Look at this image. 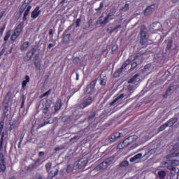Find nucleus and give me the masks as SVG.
<instances>
[{"label": "nucleus", "mask_w": 179, "mask_h": 179, "mask_svg": "<svg viewBox=\"0 0 179 179\" xmlns=\"http://www.w3.org/2000/svg\"><path fill=\"white\" fill-rule=\"evenodd\" d=\"M131 62V60L129 59H127L126 60L123 64L122 65V67H120L119 69H118V72L121 73L122 72V71H124V69H125V67L126 66H128V65H129V63Z\"/></svg>", "instance_id": "obj_20"}, {"label": "nucleus", "mask_w": 179, "mask_h": 179, "mask_svg": "<svg viewBox=\"0 0 179 179\" xmlns=\"http://www.w3.org/2000/svg\"><path fill=\"white\" fill-rule=\"evenodd\" d=\"M172 90H173V86H170L169 88L166 90L165 94L164 95V97H167V96H171Z\"/></svg>", "instance_id": "obj_27"}, {"label": "nucleus", "mask_w": 179, "mask_h": 179, "mask_svg": "<svg viewBox=\"0 0 179 179\" xmlns=\"http://www.w3.org/2000/svg\"><path fill=\"white\" fill-rule=\"evenodd\" d=\"M50 108H51V101L46 100L45 106L43 109V114H48V112L50 111Z\"/></svg>", "instance_id": "obj_12"}, {"label": "nucleus", "mask_w": 179, "mask_h": 179, "mask_svg": "<svg viewBox=\"0 0 179 179\" xmlns=\"http://www.w3.org/2000/svg\"><path fill=\"white\" fill-rule=\"evenodd\" d=\"M166 128H167V124H166V123H164V124L161 125L158 128V131H159V132H162V131H164V129H166Z\"/></svg>", "instance_id": "obj_33"}, {"label": "nucleus", "mask_w": 179, "mask_h": 179, "mask_svg": "<svg viewBox=\"0 0 179 179\" xmlns=\"http://www.w3.org/2000/svg\"><path fill=\"white\" fill-rule=\"evenodd\" d=\"M138 66V63H136V62H133L132 64H131V68H136V66Z\"/></svg>", "instance_id": "obj_51"}, {"label": "nucleus", "mask_w": 179, "mask_h": 179, "mask_svg": "<svg viewBox=\"0 0 179 179\" xmlns=\"http://www.w3.org/2000/svg\"><path fill=\"white\" fill-rule=\"evenodd\" d=\"M65 37L67 38V40H69V38H71V34H66Z\"/></svg>", "instance_id": "obj_57"}, {"label": "nucleus", "mask_w": 179, "mask_h": 179, "mask_svg": "<svg viewBox=\"0 0 179 179\" xmlns=\"http://www.w3.org/2000/svg\"><path fill=\"white\" fill-rule=\"evenodd\" d=\"M99 85L101 86H106V85H107V77H103V78H101V82Z\"/></svg>", "instance_id": "obj_29"}, {"label": "nucleus", "mask_w": 179, "mask_h": 179, "mask_svg": "<svg viewBox=\"0 0 179 179\" xmlns=\"http://www.w3.org/2000/svg\"><path fill=\"white\" fill-rule=\"evenodd\" d=\"M61 107H62V101L61 99H59L56 101V103L55 105V111H58L61 109Z\"/></svg>", "instance_id": "obj_19"}, {"label": "nucleus", "mask_w": 179, "mask_h": 179, "mask_svg": "<svg viewBox=\"0 0 179 179\" xmlns=\"http://www.w3.org/2000/svg\"><path fill=\"white\" fill-rule=\"evenodd\" d=\"M128 90H129L128 94H121L117 98H115L112 102L110 103V106H114V104H115V103H117L118 100L121 99H124V97H126V98L131 97L132 94V92H131V91L132 90V87H128Z\"/></svg>", "instance_id": "obj_6"}, {"label": "nucleus", "mask_w": 179, "mask_h": 179, "mask_svg": "<svg viewBox=\"0 0 179 179\" xmlns=\"http://www.w3.org/2000/svg\"><path fill=\"white\" fill-rule=\"evenodd\" d=\"M108 19H110L108 17H106L105 18H104V20H103V21H101V22H100V24H101V25H106V24H107V23H108Z\"/></svg>", "instance_id": "obj_39"}, {"label": "nucleus", "mask_w": 179, "mask_h": 179, "mask_svg": "<svg viewBox=\"0 0 179 179\" xmlns=\"http://www.w3.org/2000/svg\"><path fill=\"white\" fill-rule=\"evenodd\" d=\"M8 179H15V177H13V178H10Z\"/></svg>", "instance_id": "obj_64"}, {"label": "nucleus", "mask_w": 179, "mask_h": 179, "mask_svg": "<svg viewBox=\"0 0 179 179\" xmlns=\"http://www.w3.org/2000/svg\"><path fill=\"white\" fill-rule=\"evenodd\" d=\"M50 93H51V90H49L46 92L43 93L41 95V99H43V97H46V96H50Z\"/></svg>", "instance_id": "obj_41"}, {"label": "nucleus", "mask_w": 179, "mask_h": 179, "mask_svg": "<svg viewBox=\"0 0 179 179\" xmlns=\"http://www.w3.org/2000/svg\"><path fill=\"white\" fill-rule=\"evenodd\" d=\"M127 146H128V144L125 145V141H123L117 145V148L121 150L127 148Z\"/></svg>", "instance_id": "obj_28"}, {"label": "nucleus", "mask_w": 179, "mask_h": 179, "mask_svg": "<svg viewBox=\"0 0 179 179\" xmlns=\"http://www.w3.org/2000/svg\"><path fill=\"white\" fill-rule=\"evenodd\" d=\"M140 36V43L141 45H145V44L148 43V40H149V36H148V28H146V26L142 25L141 27Z\"/></svg>", "instance_id": "obj_4"}, {"label": "nucleus", "mask_w": 179, "mask_h": 179, "mask_svg": "<svg viewBox=\"0 0 179 179\" xmlns=\"http://www.w3.org/2000/svg\"><path fill=\"white\" fill-rule=\"evenodd\" d=\"M36 51H37V49L33 48L27 53V56L28 57L29 59H31V58H33V56L34 54H36Z\"/></svg>", "instance_id": "obj_18"}, {"label": "nucleus", "mask_w": 179, "mask_h": 179, "mask_svg": "<svg viewBox=\"0 0 179 179\" xmlns=\"http://www.w3.org/2000/svg\"><path fill=\"white\" fill-rule=\"evenodd\" d=\"M115 14V12L110 10V13L106 16L110 18L112 16H114Z\"/></svg>", "instance_id": "obj_46"}, {"label": "nucleus", "mask_w": 179, "mask_h": 179, "mask_svg": "<svg viewBox=\"0 0 179 179\" xmlns=\"http://www.w3.org/2000/svg\"><path fill=\"white\" fill-rule=\"evenodd\" d=\"M88 26L90 27H92L93 26V20L90 19L89 21H88Z\"/></svg>", "instance_id": "obj_50"}, {"label": "nucleus", "mask_w": 179, "mask_h": 179, "mask_svg": "<svg viewBox=\"0 0 179 179\" xmlns=\"http://www.w3.org/2000/svg\"><path fill=\"white\" fill-rule=\"evenodd\" d=\"M50 174V177H55V176H57L58 174V169H55V171H52Z\"/></svg>", "instance_id": "obj_37"}, {"label": "nucleus", "mask_w": 179, "mask_h": 179, "mask_svg": "<svg viewBox=\"0 0 179 179\" xmlns=\"http://www.w3.org/2000/svg\"><path fill=\"white\" fill-rule=\"evenodd\" d=\"M24 135H25L24 133H22L20 134V141H19L18 145H17L18 149H20L22 148V143L23 142V139H24Z\"/></svg>", "instance_id": "obj_22"}, {"label": "nucleus", "mask_w": 179, "mask_h": 179, "mask_svg": "<svg viewBox=\"0 0 179 179\" xmlns=\"http://www.w3.org/2000/svg\"><path fill=\"white\" fill-rule=\"evenodd\" d=\"M173 48V40H169L166 45V50H171Z\"/></svg>", "instance_id": "obj_31"}, {"label": "nucleus", "mask_w": 179, "mask_h": 179, "mask_svg": "<svg viewBox=\"0 0 179 179\" xmlns=\"http://www.w3.org/2000/svg\"><path fill=\"white\" fill-rule=\"evenodd\" d=\"M26 6H24V5H22L19 9V13L20 15H22L23 12H24V10H26Z\"/></svg>", "instance_id": "obj_36"}, {"label": "nucleus", "mask_w": 179, "mask_h": 179, "mask_svg": "<svg viewBox=\"0 0 179 179\" xmlns=\"http://www.w3.org/2000/svg\"><path fill=\"white\" fill-rule=\"evenodd\" d=\"M63 3H65V0H62L60 1V4L62 5Z\"/></svg>", "instance_id": "obj_60"}, {"label": "nucleus", "mask_w": 179, "mask_h": 179, "mask_svg": "<svg viewBox=\"0 0 179 179\" xmlns=\"http://www.w3.org/2000/svg\"><path fill=\"white\" fill-rule=\"evenodd\" d=\"M129 165V162L127 160L123 161L122 163H120V167H127V166Z\"/></svg>", "instance_id": "obj_35"}, {"label": "nucleus", "mask_w": 179, "mask_h": 179, "mask_svg": "<svg viewBox=\"0 0 179 179\" xmlns=\"http://www.w3.org/2000/svg\"><path fill=\"white\" fill-rule=\"evenodd\" d=\"M99 78H96L91 81L89 85H87L86 88L84 89V94L88 96H92L96 92V85H97V80Z\"/></svg>", "instance_id": "obj_2"}, {"label": "nucleus", "mask_w": 179, "mask_h": 179, "mask_svg": "<svg viewBox=\"0 0 179 179\" xmlns=\"http://www.w3.org/2000/svg\"><path fill=\"white\" fill-rule=\"evenodd\" d=\"M178 121V118L177 117H172L169 119L165 124L166 127H173L176 122Z\"/></svg>", "instance_id": "obj_16"}, {"label": "nucleus", "mask_w": 179, "mask_h": 179, "mask_svg": "<svg viewBox=\"0 0 179 179\" xmlns=\"http://www.w3.org/2000/svg\"><path fill=\"white\" fill-rule=\"evenodd\" d=\"M24 79L22 83V90H26V87L27 84L30 82V76H25Z\"/></svg>", "instance_id": "obj_17"}, {"label": "nucleus", "mask_w": 179, "mask_h": 179, "mask_svg": "<svg viewBox=\"0 0 179 179\" xmlns=\"http://www.w3.org/2000/svg\"><path fill=\"white\" fill-rule=\"evenodd\" d=\"M52 34H54V31H52V29H50L49 30V36H52Z\"/></svg>", "instance_id": "obj_58"}, {"label": "nucleus", "mask_w": 179, "mask_h": 179, "mask_svg": "<svg viewBox=\"0 0 179 179\" xmlns=\"http://www.w3.org/2000/svg\"><path fill=\"white\" fill-rule=\"evenodd\" d=\"M76 80H79V73H76Z\"/></svg>", "instance_id": "obj_59"}, {"label": "nucleus", "mask_w": 179, "mask_h": 179, "mask_svg": "<svg viewBox=\"0 0 179 179\" xmlns=\"http://www.w3.org/2000/svg\"><path fill=\"white\" fill-rule=\"evenodd\" d=\"M33 179H43V176L41 173H36L33 176Z\"/></svg>", "instance_id": "obj_38"}, {"label": "nucleus", "mask_w": 179, "mask_h": 179, "mask_svg": "<svg viewBox=\"0 0 179 179\" xmlns=\"http://www.w3.org/2000/svg\"><path fill=\"white\" fill-rule=\"evenodd\" d=\"M3 115H6L9 111V105H3Z\"/></svg>", "instance_id": "obj_26"}, {"label": "nucleus", "mask_w": 179, "mask_h": 179, "mask_svg": "<svg viewBox=\"0 0 179 179\" xmlns=\"http://www.w3.org/2000/svg\"><path fill=\"white\" fill-rule=\"evenodd\" d=\"M121 136H122V134L117 131L114 134H112L110 136V137L109 138V141H110V142H115V141H117V139H118V138H121Z\"/></svg>", "instance_id": "obj_13"}, {"label": "nucleus", "mask_w": 179, "mask_h": 179, "mask_svg": "<svg viewBox=\"0 0 179 179\" xmlns=\"http://www.w3.org/2000/svg\"><path fill=\"white\" fill-rule=\"evenodd\" d=\"M177 179H179V173H178Z\"/></svg>", "instance_id": "obj_63"}, {"label": "nucleus", "mask_w": 179, "mask_h": 179, "mask_svg": "<svg viewBox=\"0 0 179 179\" xmlns=\"http://www.w3.org/2000/svg\"><path fill=\"white\" fill-rule=\"evenodd\" d=\"M6 171V161L5 160V156L1 152L0 153V172L5 173Z\"/></svg>", "instance_id": "obj_8"}, {"label": "nucleus", "mask_w": 179, "mask_h": 179, "mask_svg": "<svg viewBox=\"0 0 179 179\" xmlns=\"http://www.w3.org/2000/svg\"><path fill=\"white\" fill-rule=\"evenodd\" d=\"M52 47H54V44L52 43H50L48 45V48L49 50H51V48H52Z\"/></svg>", "instance_id": "obj_55"}, {"label": "nucleus", "mask_w": 179, "mask_h": 179, "mask_svg": "<svg viewBox=\"0 0 179 179\" xmlns=\"http://www.w3.org/2000/svg\"><path fill=\"white\" fill-rule=\"evenodd\" d=\"M3 15H5V10H3L0 13V20L3 17Z\"/></svg>", "instance_id": "obj_52"}, {"label": "nucleus", "mask_w": 179, "mask_h": 179, "mask_svg": "<svg viewBox=\"0 0 179 179\" xmlns=\"http://www.w3.org/2000/svg\"><path fill=\"white\" fill-rule=\"evenodd\" d=\"M103 8H104V3L101 2V3H100V5H99V7L98 8H96L95 10H96V12H100V10H101V9H103Z\"/></svg>", "instance_id": "obj_42"}, {"label": "nucleus", "mask_w": 179, "mask_h": 179, "mask_svg": "<svg viewBox=\"0 0 179 179\" xmlns=\"http://www.w3.org/2000/svg\"><path fill=\"white\" fill-rule=\"evenodd\" d=\"M169 157H179V145H174L173 149L171 150V155H167V159Z\"/></svg>", "instance_id": "obj_9"}, {"label": "nucleus", "mask_w": 179, "mask_h": 179, "mask_svg": "<svg viewBox=\"0 0 179 179\" xmlns=\"http://www.w3.org/2000/svg\"><path fill=\"white\" fill-rule=\"evenodd\" d=\"M81 22H82V19L80 18L77 19L76 22V27H79V26H80Z\"/></svg>", "instance_id": "obj_43"}, {"label": "nucleus", "mask_w": 179, "mask_h": 179, "mask_svg": "<svg viewBox=\"0 0 179 179\" xmlns=\"http://www.w3.org/2000/svg\"><path fill=\"white\" fill-rule=\"evenodd\" d=\"M46 170L48 173H50V171L51 170V167H52V163L48 162L45 164Z\"/></svg>", "instance_id": "obj_34"}, {"label": "nucleus", "mask_w": 179, "mask_h": 179, "mask_svg": "<svg viewBox=\"0 0 179 179\" xmlns=\"http://www.w3.org/2000/svg\"><path fill=\"white\" fill-rule=\"evenodd\" d=\"M66 170V173H69V171H71V165H67Z\"/></svg>", "instance_id": "obj_54"}, {"label": "nucleus", "mask_w": 179, "mask_h": 179, "mask_svg": "<svg viewBox=\"0 0 179 179\" xmlns=\"http://www.w3.org/2000/svg\"><path fill=\"white\" fill-rule=\"evenodd\" d=\"M24 101H25V99L24 98L22 99V101L21 108H23V107H24Z\"/></svg>", "instance_id": "obj_53"}, {"label": "nucleus", "mask_w": 179, "mask_h": 179, "mask_svg": "<svg viewBox=\"0 0 179 179\" xmlns=\"http://www.w3.org/2000/svg\"><path fill=\"white\" fill-rule=\"evenodd\" d=\"M158 176L159 179H165L166 176H167V173H166L165 171H158Z\"/></svg>", "instance_id": "obj_23"}, {"label": "nucleus", "mask_w": 179, "mask_h": 179, "mask_svg": "<svg viewBox=\"0 0 179 179\" xmlns=\"http://www.w3.org/2000/svg\"><path fill=\"white\" fill-rule=\"evenodd\" d=\"M179 0H172L173 3H176V2H178Z\"/></svg>", "instance_id": "obj_61"}, {"label": "nucleus", "mask_w": 179, "mask_h": 179, "mask_svg": "<svg viewBox=\"0 0 179 179\" xmlns=\"http://www.w3.org/2000/svg\"><path fill=\"white\" fill-rule=\"evenodd\" d=\"M165 166L168 169V170H170L171 174L172 176H175L177 171V169L176 168V166H179V160H169L167 162L165 163Z\"/></svg>", "instance_id": "obj_3"}, {"label": "nucleus", "mask_w": 179, "mask_h": 179, "mask_svg": "<svg viewBox=\"0 0 179 179\" xmlns=\"http://www.w3.org/2000/svg\"><path fill=\"white\" fill-rule=\"evenodd\" d=\"M85 166H87V159H81L78 162V164H77L78 169H84Z\"/></svg>", "instance_id": "obj_14"}, {"label": "nucleus", "mask_w": 179, "mask_h": 179, "mask_svg": "<svg viewBox=\"0 0 179 179\" xmlns=\"http://www.w3.org/2000/svg\"><path fill=\"white\" fill-rule=\"evenodd\" d=\"M12 96V92H10V91H9L3 101V105H7L9 106V102L10 101V96Z\"/></svg>", "instance_id": "obj_15"}, {"label": "nucleus", "mask_w": 179, "mask_h": 179, "mask_svg": "<svg viewBox=\"0 0 179 179\" xmlns=\"http://www.w3.org/2000/svg\"><path fill=\"white\" fill-rule=\"evenodd\" d=\"M141 157H142V154L138 153L130 158L129 162H131V163H134V162H136V160H138V159H141Z\"/></svg>", "instance_id": "obj_21"}, {"label": "nucleus", "mask_w": 179, "mask_h": 179, "mask_svg": "<svg viewBox=\"0 0 179 179\" xmlns=\"http://www.w3.org/2000/svg\"><path fill=\"white\" fill-rule=\"evenodd\" d=\"M27 48H29V42L27 41L24 42L23 44L21 45V50L22 51L27 50Z\"/></svg>", "instance_id": "obj_30"}, {"label": "nucleus", "mask_w": 179, "mask_h": 179, "mask_svg": "<svg viewBox=\"0 0 179 179\" xmlns=\"http://www.w3.org/2000/svg\"><path fill=\"white\" fill-rule=\"evenodd\" d=\"M40 15H41V10H40V6H37L31 13V19L36 20Z\"/></svg>", "instance_id": "obj_10"}, {"label": "nucleus", "mask_w": 179, "mask_h": 179, "mask_svg": "<svg viewBox=\"0 0 179 179\" xmlns=\"http://www.w3.org/2000/svg\"><path fill=\"white\" fill-rule=\"evenodd\" d=\"M157 6L156 4H152L150 6H148L144 10V15L149 16L150 15V13H153V12L155 11V9H156Z\"/></svg>", "instance_id": "obj_11"}, {"label": "nucleus", "mask_w": 179, "mask_h": 179, "mask_svg": "<svg viewBox=\"0 0 179 179\" xmlns=\"http://www.w3.org/2000/svg\"><path fill=\"white\" fill-rule=\"evenodd\" d=\"M15 125H16V123L15 122H13L11 124H10V131H13V129H15Z\"/></svg>", "instance_id": "obj_45"}, {"label": "nucleus", "mask_w": 179, "mask_h": 179, "mask_svg": "<svg viewBox=\"0 0 179 179\" xmlns=\"http://www.w3.org/2000/svg\"><path fill=\"white\" fill-rule=\"evenodd\" d=\"M44 155H45V153H44V152H43V151L39 152V153H38L39 157H41V156H44Z\"/></svg>", "instance_id": "obj_56"}, {"label": "nucleus", "mask_w": 179, "mask_h": 179, "mask_svg": "<svg viewBox=\"0 0 179 179\" xmlns=\"http://www.w3.org/2000/svg\"><path fill=\"white\" fill-rule=\"evenodd\" d=\"M93 103V98L90 96H85L83 102L80 104V108H86V107H89V106L92 105Z\"/></svg>", "instance_id": "obj_7"}, {"label": "nucleus", "mask_w": 179, "mask_h": 179, "mask_svg": "<svg viewBox=\"0 0 179 179\" xmlns=\"http://www.w3.org/2000/svg\"><path fill=\"white\" fill-rule=\"evenodd\" d=\"M153 24H160V23H159V22H155V23H154Z\"/></svg>", "instance_id": "obj_62"}, {"label": "nucleus", "mask_w": 179, "mask_h": 179, "mask_svg": "<svg viewBox=\"0 0 179 179\" xmlns=\"http://www.w3.org/2000/svg\"><path fill=\"white\" fill-rule=\"evenodd\" d=\"M128 9H129V3H126L122 8V10L123 12H127V10H128Z\"/></svg>", "instance_id": "obj_40"}, {"label": "nucleus", "mask_w": 179, "mask_h": 179, "mask_svg": "<svg viewBox=\"0 0 179 179\" xmlns=\"http://www.w3.org/2000/svg\"><path fill=\"white\" fill-rule=\"evenodd\" d=\"M5 51H6V48L4 47L0 52V57H1V55H3V54H5Z\"/></svg>", "instance_id": "obj_49"}, {"label": "nucleus", "mask_w": 179, "mask_h": 179, "mask_svg": "<svg viewBox=\"0 0 179 179\" xmlns=\"http://www.w3.org/2000/svg\"><path fill=\"white\" fill-rule=\"evenodd\" d=\"M118 29H121V24H119V25L116 26L114 29H111L109 32L110 34H113V33H114V31H116V33H117Z\"/></svg>", "instance_id": "obj_32"}, {"label": "nucleus", "mask_w": 179, "mask_h": 179, "mask_svg": "<svg viewBox=\"0 0 179 179\" xmlns=\"http://www.w3.org/2000/svg\"><path fill=\"white\" fill-rule=\"evenodd\" d=\"M31 1L33 0H24L23 2L22 5H24L27 9L24 12L22 21L17 25L14 29L13 34L10 36L11 41H15L17 38L20 36V34L23 33V29H24V22L27 20V16H29V13H30V10H31V6H30Z\"/></svg>", "instance_id": "obj_1"}, {"label": "nucleus", "mask_w": 179, "mask_h": 179, "mask_svg": "<svg viewBox=\"0 0 179 179\" xmlns=\"http://www.w3.org/2000/svg\"><path fill=\"white\" fill-rule=\"evenodd\" d=\"M11 33H12V30H10V29L6 31V36H4V38H3V41H5L6 43V41H8V40H9Z\"/></svg>", "instance_id": "obj_25"}, {"label": "nucleus", "mask_w": 179, "mask_h": 179, "mask_svg": "<svg viewBox=\"0 0 179 179\" xmlns=\"http://www.w3.org/2000/svg\"><path fill=\"white\" fill-rule=\"evenodd\" d=\"M5 125V122L3 120H1L0 122V131H3V127Z\"/></svg>", "instance_id": "obj_44"}, {"label": "nucleus", "mask_w": 179, "mask_h": 179, "mask_svg": "<svg viewBox=\"0 0 179 179\" xmlns=\"http://www.w3.org/2000/svg\"><path fill=\"white\" fill-rule=\"evenodd\" d=\"M36 69H38L40 67V62H34Z\"/></svg>", "instance_id": "obj_48"}, {"label": "nucleus", "mask_w": 179, "mask_h": 179, "mask_svg": "<svg viewBox=\"0 0 179 179\" xmlns=\"http://www.w3.org/2000/svg\"><path fill=\"white\" fill-rule=\"evenodd\" d=\"M114 161V157H110L109 158L106 159L105 161L101 162L98 166H96V170L100 171V170H106V168L113 163Z\"/></svg>", "instance_id": "obj_5"}, {"label": "nucleus", "mask_w": 179, "mask_h": 179, "mask_svg": "<svg viewBox=\"0 0 179 179\" xmlns=\"http://www.w3.org/2000/svg\"><path fill=\"white\" fill-rule=\"evenodd\" d=\"M138 75L136 74L131 78H130L128 81V83H136L138 82Z\"/></svg>", "instance_id": "obj_24"}, {"label": "nucleus", "mask_w": 179, "mask_h": 179, "mask_svg": "<svg viewBox=\"0 0 179 179\" xmlns=\"http://www.w3.org/2000/svg\"><path fill=\"white\" fill-rule=\"evenodd\" d=\"M6 28V25H3L1 29H0V34H3V31H5V29Z\"/></svg>", "instance_id": "obj_47"}]
</instances>
